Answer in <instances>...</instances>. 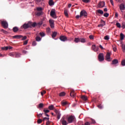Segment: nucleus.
<instances>
[{
    "label": "nucleus",
    "instance_id": "obj_1",
    "mask_svg": "<svg viewBox=\"0 0 125 125\" xmlns=\"http://www.w3.org/2000/svg\"><path fill=\"white\" fill-rule=\"evenodd\" d=\"M73 121H75V117L74 116H70L68 117L67 122L69 124L72 123Z\"/></svg>",
    "mask_w": 125,
    "mask_h": 125
},
{
    "label": "nucleus",
    "instance_id": "obj_2",
    "mask_svg": "<svg viewBox=\"0 0 125 125\" xmlns=\"http://www.w3.org/2000/svg\"><path fill=\"white\" fill-rule=\"evenodd\" d=\"M1 24L2 27H3L4 29H7V28H8V23H7V21H2Z\"/></svg>",
    "mask_w": 125,
    "mask_h": 125
},
{
    "label": "nucleus",
    "instance_id": "obj_3",
    "mask_svg": "<svg viewBox=\"0 0 125 125\" xmlns=\"http://www.w3.org/2000/svg\"><path fill=\"white\" fill-rule=\"evenodd\" d=\"M98 59L100 62H102V61H104V55L103 53H100L98 56Z\"/></svg>",
    "mask_w": 125,
    "mask_h": 125
},
{
    "label": "nucleus",
    "instance_id": "obj_4",
    "mask_svg": "<svg viewBox=\"0 0 125 125\" xmlns=\"http://www.w3.org/2000/svg\"><path fill=\"white\" fill-rule=\"evenodd\" d=\"M50 16L55 19L56 18V13H55V9H52L50 12Z\"/></svg>",
    "mask_w": 125,
    "mask_h": 125
},
{
    "label": "nucleus",
    "instance_id": "obj_5",
    "mask_svg": "<svg viewBox=\"0 0 125 125\" xmlns=\"http://www.w3.org/2000/svg\"><path fill=\"white\" fill-rule=\"evenodd\" d=\"M98 6L99 8H102V7H104L105 6V1H100Z\"/></svg>",
    "mask_w": 125,
    "mask_h": 125
},
{
    "label": "nucleus",
    "instance_id": "obj_6",
    "mask_svg": "<svg viewBox=\"0 0 125 125\" xmlns=\"http://www.w3.org/2000/svg\"><path fill=\"white\" fill-rule=\"evenodd\" d=\"M92 50H93V51H95V52H96L98 51V50L99 49V47L98 46L96 47V45L95 44L92 45L91 47Z\"/></svg>",
    "mask_w": 125,
    "mask_h": 125
},
{
    "label": "nucleus",
    "instance_id": "obj_7",
    "mask_svg": "<svg viewBox=\"0 0 125 125\" xmlns=\"http://www.w3.org/2000/svg\"><path fill=\"white\" fill-rule=\"evenodd\" d=\"M49 23L50 24L51 28L52 29H53V28H54V21L50 19L49 20Z\"/></svg>",
    "mask_w": 125,
    "mask_h": 125
},
{
    "label": "nucleus",
    "instance_id": "obj_8",
    "mask_svg": "<svg viewBox=\"0 0 125 125\" xmlns=\"http://www.w3.org/2000/svg\"><path fill=\"white\" fill-rule=\"evenodd\" d=\"M61 122L62 123V125H67L68 123H67V121L65 120V117H62L61 120Z\"/></svg>",
    "mask_w": 125,
    "mask_h": 125
},
{
    "label": "nucleus",
    "instance_id": "obj_9",
    "mask_svg": "<svg viewBox=\"0 0 125 125\" xmlns=\"http://www.w3.org/2000/svg\"><path fill=\"white\" fill-rule=\"evenodd\" d=\"M106 60L107 61H111V53L107 52L105 56Z\"/></svg>",
    "mask_w": 125,
    "mask_h": 125
},
{
    "label": "nucleus",
    "instance_id": "obj_10",
    "mask_svg": "<svg viewBox=\"0 0 125 125\" xmlns=\"http://www.w3.org/2000/svg\"><path fill=\"white\" fill-rule=\"evenodd\" d=\"M82 16H84V17L87 16V13L85 10H82L80 13V17H82Z\"/></svg>",
    "mask_w": 125,
    "mask_h": 125
},
{
    "label": "nucleus",
    "instance_id": "obj_11",
    "mask_svg": "<svg viewBox=\"0 0 125 125\" xmlns=\"http://www.w3.org/2000/svg\"><path fill=\"white\" fill-rule=\"evenodd\" d=\"M60 40L62 42H66V41H67V37L65 36H61L60 37Z\"/></svg>",
    "mask_w": 125,
    "mask_h": 125
},
{
    "label": "nucleus",
    "instance_id": "obj_12",
    "mask_svg": "<svg viewBox=\"0 0 125 125\" xmlns=\"http://www.w3.org/2000/svg\"><path fill=\"white\" fill-rule=\"evenodd\" d=\"M29 27L30 26L29 25L28 23H24L22 25L21 28H23V29H28V28H29Z\"/></svg>",
    "mask_w": 125,
    "mask_h": 125
},
{
    "label": "nucleus",
    "instance_id": "obj_13",
    "mask_svg": "<svg viewBox=\"0 0 125 125\" xmlns=\"http://www.w3.org/2000/svg\"><path fill=\"white\" fill-rule=\"evenodd\" d=\"M61 103L62 106H66V105H68V102L65 100L62 101Z\"/></svg>",
    "mask_w": 125,
    "mask_h": 125
},
{
    "label": "nucleus",
    "instance_id": "obj_14",
    "mask_svg": "<svg viewBox=\"0 0 125 125\" xmlns=\"http://www.w3.org/2000/svg\"><path fill=\"white\" fill-rule=\"evenodd\" d=\"M13 39H22L23 38V36L22 35H15L13 37Z\"/></svg>",
    "mask_w": 125,
    "mask_h": 125
},
{
    "label": "nucleus",
    "instance_id": "obj_15",
    "mask_svg": "<svg viewBox=\"0 0 125 125\" xmlns=\"http://www.w3.org/2000/svg\"><path fill=\"white\" fill-rule=\"evenodd\" d=\"M70 95L71 97H75L76 96V94L75 93V91L71 90L70 93Z\"/></svg>",
    "mask_w": 125,
    "mask_h": 125
},
{
    "label": "nucleus",
    "instance_id": "obj_16",
    "mask_svg": "<svg viewBox=\"0 0 125 125\" xmlns=\"http://www.w3.org/2000/svg\"><path fill=\"white\" fill-rule=\"evenodd\" d=\"M125 4H121L120 5V10H121V11H123V10H125Z\"/></svg>",
    "mask_w": 125,
    "mask_h": 125
},
{
    "label": "nucleus",
    "instance_id": "obj_17",
    "mask_svg": "<svg viewBox=\"0 0 125 125\" xmlns=\"http://www.w3.org/2000/svg\"><path fill=\"white\" fill-rule=\"evenodd\" d=\"M15 56L16 58H19V57H21V54L20 53L15 52Z\"/></svg>",
    "mask_w": 125,
    "mask_h": 125
},
{
    "label": "nucleus",
    "instance_id": "obj_18",
    "mask_svg": "<svg viewBox=\"0 0 125 125\" xmlns=\"http://www.w3.org/2000/svg\"><path fill=\"white\" fill-rule=\"evenodd\" d=\"M64 14L65 15V16H66V17H69V14H68V10L64 9Z\"/></svg>",
    "mask_w": 125,
    "mask_h": 125
},
{
    "label": "nucleus",
    "instance_id": "obj_19",
    "mask_svg": "<svg viewBox=\"0 0 125 125\" xmlns=\"http://www.w3.org/2000/svg\"><path fill=\"white\" fill-rule=\"evenodd\" d=\"M102 23H103V24L98 25V27H104V26H105V25H106V23L105 22V21H102Z\"/></svg>",
    "mask_w": 125,
    "mask_h": 125
},
{
    "label": "nucleus",
    "instance_id": "obj_20",
    "mask_svg": "<svg viewBox=\"0 0 125 125\" xmlns=\"http://www.w3.org/2000/svg\"><path fill=\"white\" fill-rule=\"evenodd\" d=\"M19 30V28H18L17 26H15L13 28V31L14 33H16V32H18Z\"/></svg>",
    "mask_w": 125,
    "mask_h": 125
},
{
    "label": "nucleus",
    "instance_id": "obj_21",
    "mask_svg": "<svg viewBox=\"0 0 125 125\" xmlns=\"http://www.w3.org/2000/svg\"><path fill=\"white\" fill-rule=\"evenodd\" d=\"M118 63H119V61L117 59H115L112 61L113 65H115V64H118Z\"/></svg>",
    "mask_w": 125,
    "mask_h": 125
},
{
    "label": "nucleus",
    "instance_id": "obj_22",
    "mask_svg": "<svg viewBox=\"0 0 125 125\" xmlns=\"http://www.w3.org/2000/svg\"><path fill=\"white\" fill-rule=\"evenodd\" d=\"M48 3L50 6H51V5H54V2H53V0H49Z\"/></svg>",
    "mask_w": 125,
    "mask_h": 125
},
{
    "label": "nucleus",
    "instance_id": "obj_23",
    "mask_svg": "<svg viewBox=\"0 0 125 125\" xmlns=\"http://www.w3.org/2000/svg\"><path fill=\"white\" fill-rule=\"evenodd\" d=\"M36 14L37 16H41L42 14V11H37L36 12Z\"/></svg>",
    "mask_w": 125,
    "mask_h": 125
},
{
    "label": "nucleus",
    "instance_id": "obj_24",
    "mask_svg": "<svg viewBox=\"0 0 125 125\" xmlns=\"http://www.w3.org/2000/svg\"><path fill=\"white\" fill-rule=\"evenodd\" d=\"M56 36H57V32H54L52 33V38H53V39H54V38H55V37H56Z\"/></svg>",
    "mask_w": 125,
    "mask_h": 125
},
{
    "label": "nucleus",
    "instance_id": "obj_25",
    "mask_svg": "<svg viewBox=\"0 0 125 125\" xmlns=\"http://www.w3.org/2000/svg\"><path fill=\"white\" fill-rule=\"evenodd\" d=\"M79 42H83V43H84L86 41H85V39L84 38H81L79 39Z\"/></svg>",
    "mask_w": 125,
    "mask_h": 125
},
{
    "label": "nucleus",
    "instance_id": "obj_26",
    "mask_svg": "<svg viewBox=\"0 0 125 125\" xmlns=\"http://www.w3.org/2000/svg\"><path fill=\"white\" fill-rule=\"evenodd\" d=\"M66 95V93L64 92H62L59 94V96L62 97V96H65Z\"/></svg>",
    "mask_w": 125,
    "mask_h": 125
},
{
    "label": "nucleus",
    "instance_id": "obj_27",
    "mask_svg": "<svg viewBox=\"0 0 125 125\" xmlns=\"http://www.w3.org/2000/svg\"><path fill=\"white\" fill-rule=\"evenodd\" d=\"M81 98L83 99V100H84V101H86V100H87V97L85 96H82Z\"/></svg>",
    "mask_w": 125,
    "mask_h": 125
},
{
    "label": "nucleus",
    "instance_id": "obj_28",
    "mask_svg": "<svg viewBox=\"0 0 125 125\" xmlns=\"http://www.w3.org/2000/svg\"><path fill=\"white\" fill-rule=\"evenodd\" d=\"M120 39L121 41H123V40L125 39V35H124V34L123 33L120 34Z\"/></svg>",
    "mask_w": 125,
    "mask_h": 125
},
{
    "label": "nucleus",
    "instance_id": "obj_29",
    "mask_svg": "<svg viewBox=\"0 0 125 125\" xmlns=\"http://www.w3.org/2000/svg\"><path fill=\"white\" fill-rule=\"evenodd\" d=\"M48 109H49V110H54V106H53V105H51L48 106Z\"/></svg>",
    "mask_w": 125,
    "mask_h": 125
},
{
    "label": "nucleus",
    "instance_id": "obj_30",
    "mask_svg": "<svg viewBox=\"0 0 125 125\" xmlns=\"http://www.w3.org/2000/svg\"><path fill=\"white\" fill-rule=\"evenodd\" d=\"M36 40L37 42H40V41H42V38H41V37L39 36H37L36 38Z\"/></svg>",
    "mask_w": 125,
    "mask_h": 125
},
{
    "label": "nucleus",
    "instance_id": "obj_31",
    "mask_svg": "<svg viewBox=\"0 0 125 125\" xmlns=\"http://www.w3.org/2000/svg\"><path fill=\"white\" fill-rule=\"evenodd\" d=\"M104 40H105V41H108V40H110V36L108 35L104 36Z\"/></svg>",
    "mask_w": 125,
    "mask_h": 125
},
{
    "label": "nucleus",
    "instance_id": "obj_32",
    "mask_svg": "<svg viewBox=\"0 0 125 125\" xmlns=\"http://www.w3.org/2000/svg\"><path fill=\"white\" fill-rule=\"evenodd\" d=\"M15 55V52L10 53L9 54V56H11V57H14Z\"/></svg>",
    "mask_w": 125,
    "mask_h": 125
},
{
    "label": "nucleus",
    "instance_id": "obj_33",
    "mask_svg": "<svg viewBox=\"0 0 125 125\" xmlns=\"http://www.w3.org/2000/svg\"><path fill=\"white\" fill-rule=\"evenodd\" d=\"M39 35L41 36V37H43L45 36V33L43 32H40Z\"/></svg>",
    "mask_w": 125,
    "mask_h": 125
},
{
    "label": "nucleus",
    "instance_id": "obj_34",
    "mask_svg": "<svg viewBox=\"0 0 125 125\" xmlns=\"http://www.w3.org/2000/svg\"><path fill=\"white\" fill-rule=\"evenodd\" d=\"M116 25L117 26V28H119V29H121V23H120L119 22H117Z\"/></svg>",
    "mask_w": 125,
    "mask_h": 125
},
{
    "label": "nucleus",
    "instance_id": "obj_35",
    "mask_svg": "<svg viewBox=\"0 0 125 125\" xmlns=\"http://www.w3.org/2000/svg\"><path fill=\"white\" fill-rule=\"evenodd\" d=\"M54 112L55 113H56V115H58L59 114H60V111H59V110L56 109H54Z\"/></svg>",
    "mask_w": 125,
    "mask_h": 125
},
{
    "label": "nucleus",
    "instance_id": "obj_36",
    "mask_svg": "<svg viewBox=\"0 0 125 125\" xmlns=\"http://www.w3.org/2000/svg\"><path fill=\"white\" fill-rule=\"evenodd\" d=\"M42 120L39 119L37 120V123L38 124H42Z\"/></svg>",
    "mask_w": 125,
    "mask_h": 125
},
{
    "label": "nucleus",
    "instance_id": "obj_37",
    "mask_svg": "<svg viewBox=\"0 0 125 125\" xmlns=\"http://www.w3.org/2000/svg\"><path fill=\"white\" fill-rule=\"evenodd\" d=\"M82 1L85 3H88V2H90V0H82Z\"/></svg>",
    "mask_w": 125,
    "mask_h": 125
},
{
    "label": "nucleus",
    "instance_id": "obj_38",
    "mask_svg": "<svg viewBox=\"0 0 125 125\" xmlns=\"http://www.w3.org/2000/svg\"><path fill=\"white\" fill-rule=\"evenodd\" d=\"M43 112H44V114H47V113H49V110L44 109Z\"/></svg>",
    "mask_w": 125,
    "mask_h": 125
},
{
    "label": "nucleus",
    "instance_id": "obj_39",
    "mask_svg": "<svg viewBox=\"0 0 125 125\" xmlns=\"http://www.w3.org/2000/svg\"><path fill=\"white\" fill-rule=\"evenodd\" d=\"M98 13H100V14H103L104 13V12H103V10H98Z\"/></svg>",
    "mask_w": 125,
    "mask_h": 125
},
{
    "label": "nucleus",
    "instance_id": "obj_40",
    "mask_svg": "<svg viewBox=\"0 0 125 125\" xmlns=\"http://www.w3.org/2000/svg\"><path fill=\"white\" fill-rule=\"evenodd\" d=\"M37 24L36 22H33V23L31 24L32 27H33V28H35L37 26Z\"/></svg>",
    "mask_w": 125,
    "mask_h": 125
},
{
    "label": "nucleus",
    "instance_id": "obj_41",
    "mask_svg": "<svg viewBox=\"0 0 125 125\" xmlns=\"http://www.w3.org/2000/svg\"><path fill=\"white\" fill-rule=\"evenodd\" d=\"M2 50H7L8 49V46L3 47L1 48Z\"/></svg>",
    "mask_w": 125,
    "mask_h": 125
},
{
    "label": "nucleus",
    "instance_id": "obj_42",
    "mask_svg": "<svg viewBox=\"0 0 125 125\" xmlns=\"http://www.w3.org/2000/svg\"><path fill=\"white\" fill-rule=\"evenodd\" d=\"M44 121H49V117H44L43 119V122H44Z\"/></svg>",
    "mask_w": 125,
    "mask_h": 125
},
{
    "label": "nucleus",
    "instance_id": "obj_43",
    "mask_svg": "<svg viewBox=\"0 0 125 125\" xmlns=\"http://www.w3.org/2000/svg\"><path fill=\"white\" fill-rule=\"evenodd\" d=\"M42 21V23H46V18H45V17L43 18Z\"/></svg>",
    "mask_w": 125,
    "mask_h": 125
},
{
    "label": "nucleus",
    "instance_id": "obj_44",
    "mask_svg": "<svg viewBox=\"0 0 125 125\" xmlns=\"http://www.w3.org/2000/svg\"><path fill=\"white\" fill-rule=\"evenodd\" d=\"M39 108H43V104L41 103L39 104Z\"/></svg>",
    "mask_w": 125,
    "mask_h": 125
},
{
    "label": "nucleus",
    "instance_id": "obj_45",
    "mask_svg": "<svg viewBox=\"0 0 125 125\" xmlns=\"http://www.w3.org/2000/svg\"><path fill=\"white\" fill-rule=\"evenodd\" d=\"M122 50L123 51L125 52V45L124 44H122Z\"/></svg>",
    "mask_w": 125,
    "mask_h": 125
},
{
    "label": "nucleus",
    "instance_id": "obj_46",
    "mask_svg": "<svg viewBox=\"0 0 125 125\" xmlns=\"http://www.w3.org/2000/svg\"><path fill=\"white\" fill-rule=\"evenodd\" d=\"M37 11H42V8H41V7H37Z\"/></svg>",
    "mask_w": 125,
    "mask_h": 125
},
{
    "label": "nucleus",
    "instance_id": "obj_47",
    "mask_svg": "<svg viewBox=\"0 0 125 125\" xmlns=\"http://www.w3.org/2000/svg\"><path fill=\"white\" fill-rule=\"evenodd\" d=\"M43 113H40L39 114H37V118L38 119H40V118H41V117H42V114Z\"/></svg>",
    "mask_w": 125,
    "mask_h": 125
},
{
    "label": "nucleus",
    "instance_id": "obj_48",
    "mask_svg": "<svg viewBox=\"0 0 125 125\" xmlns=\"http://www.w3.org/2000/svg\"><path fill=\"white\" fill-rule=\"evenodd\" d=\"M89 39H90V40H94V36L93 35H90L89 36Z\"/></svg>",
    "mask_w": 125,
    "mask_h": 125
},
{
    "label": "nucleus",
    "instance_id": "obj_49",
    "mask_svg": "<svg viewBox=\"0 0 125 125\" xmlns=\"http://www.w3.org/2000/svg\"><path fill=\"white\" fill-rule=\"evenodd\" d=\"M121 64L122 66H125V60H124L122 61Z\"/></svg>",
    "mask_w": 125,
    "mask_h": 125
},
{
    "label": "nucleus",
    "instance_id": "obj_50",
    "mask_svg": "<svg viewBox=\"0 0 125 125\" xmlns=\"http://www.w3.org/2000/svg\"><path fill=\"white\" fill-rule=\"evenodd\" d=\"M1 32H2L4 34H7V31H5L4 29H1Z\"/></svg>",
    "mask_w": 125,
    "mask_h": 125
},
{
    "label": "nucleus",
    "instance_id": "obj_51",
    "mask_svg": "<svg viewBox=\"0 0 125 125\" xmlns=\"http://www.w3.org/2000/svg\"><path fill=\"white\" fill-rule=\"evenodd\" d=\"M74 42H79V38H75Z\"/></svg>",
    "mask_w": 125,
    "mask_h": 125
},
{
    "label": "nucleus",
    "instance_id": "obj_52",
    "mask_svg": "<svg viewBox=\"0 0 125 125\" xmlns=\"http://www.w3.org/2000/svg\"><path fill=\"white\" fill-rule=\"evenodd\" d=\"M104 17H108V16H109V13H105L104 14Z\"/></svg>",
    "mask_w": 125,
    "mask_h": 125
},
{
    "label": "nucleus",
    "instance_id": "obj_53",
    "mask_svg": "<svg viewBox=\"0 0 125 125\" xmlns=\"http://www.w3.org/2000/svg\"><path fill=\"white\" fill-rule=\"evenodd\" d=\"M57 115L58 120H59L60 119V117H61V114L59 113V114H57Z\"/></svg>",
    "mask_w": 125,
    "mask_h": 125
},
{
    "label": "nucleus",
    "instance_id": "obj_54",
    "mask_svg": "<svg viewBox=\"0 0 125 125\" xmlns=\"http://www.w3.org/2000/svg\"><path fill=\"white\" fill-rule=\"evenodd\" d=\"M32 45L33 46H35V45H37V42L36 41H34L33 42H32Z\"/></svg>",
    "mask_w": 125,
    "mask_h": 125
},
{
    "label": "nucleus",
    "instance_id": "obj_55",
    "mask_svg": "<svg viewBox=\"0 0 125 125\" xmlns=\"http://www.w3.org/2000/svg\"><path fill=\"white\" fill-rule=\"evenodd\" d=\"M122 28H123V29H125V22L122 23Z\"/></svg>",
    "mask_w": 125,
    "mask_h": 125
},
{
    "label": "nucleus",
    "instance_id": "obj_56",
    "mask_svg": "<svg viewBox=\"0 0 125 125\" xmlns=\"http://www.w3.org/2000/svg\"><path fill=\"white\" fill-rule=\"evenodd\" d=\"M47 33H50V28L48 27L46 28Z\"/></svg>",
    "mask_w": 125,
    "mask_h": 125
},
{
    "label": "nucleus",
    "instance_id": "obj_57",
    "mask_svg": "<svg viewBox=\"0 0 125 125\" xmlns=\"http://www.w3.org/2000/svg\"><path fill=\"white\" fill-rule=\"evenodd\" d=\"M22 38L21 41H25V40H27V36H24L23 37L22 36V38Z\"/></svg>",
    "mask_w": 125,
    "mask_h": 125
},
{
    "label": "nucleus",
    "instance_id": "obj_58",
    "mask_svg": "<svg viewBox=\"0 0 125 125\" xmlns=\"http://www.w3.org/2000/svg\"><path fill=\"white\" fill-rule=\"evenodd\" d=\"M28 43V40H26L23 42L24 45H26Z\"/></svg>",
    "mask_w": 125,
    "mask_h": 125
},
{
    "label": "nucleus",
    "instance_id": "obj_59",
    "mask_svg": "<svg viewBox=\"0 0 125 125\" xmlns=\"http://www.w3.org/2000/svg\"><path fill=\"white\" fill-rule=\"evenodd\" d=\"M98 107L99 109H102V108H103V106H102L101 104L98 105Z\"/></svg>",
    "mask_w": 125,
    "mask_h": 125
},
{
    "label": "nucleus",
    "instance_id": "obj_60",
    "mask_svg": "<svg viewBox=\"0 0 125 125\" xmlns=\"http://www.w3.org/2000/svg\"><path fill=\"white\" fill-rule=\"evenodd\" d=\"M113 48L114 51H115V52L117 51V47H116V46L113 47Z\"/></svg>",
    "mask_w": 125,
    "mask_h": 125
},
{
    "label": "nucleus",
    "instance_id": "obj_61",
    "mask_svg": "<svg viewBox=\"0 0 125 125\" xmlns=\"http://www.w3.org/2000/svg\"><path fill=\"white\" fill-rule=\"evenodd\" d=\"M43 23V22H42V21H41L39 22L38 24V25H42V24Z\"/></svg>",
    "mask_w": 125,
    "mask_h": 125
},
{
    "label": "nucleus",
    "instance_id": "obj_62",
    "mask_svg": "<svg viewBox=\"0 0 125 125\" xmlns=\"http://www.w3.org/2000/svg\"><path fill=\"white\" fill-rule=\"evenodd\" d=\"M50 125V122H49V120H48V121H47L46 123V125Z\"/></svg>",
    "mask_w": 125,
    "mask_h": 125
},
{
    "label": "nucleus",
    "instance_id": "obj_63",
    "mask_svg": "<svg viewBox=\"0 0 125 125\" xmlns=\"http://www.w3.org/2000/svg\"><path fill=\"white\" fill-rule=\"evenodd\" d=\"M85 125H90V123H89V122H87L86 123H85L84 124Z\"/></svg>",
    "mask_w": 125,
    "mask_h": 125
},
{
    "label": "nucleus",
    "instance_id": "obj_64",
    "mask_svg": "<svg viewBox=\"0 0 125 125\" xmlns=\"http://www.w3.org/2000/svg\"><path fill=\"white\" fill-rule=\"evenodd\" d=\"M76 106H77V103H74V104L72 105V107H76Z\"/></svg>",
    "mask_w": 125,
    "mask_h": 125
}]
</instances>
